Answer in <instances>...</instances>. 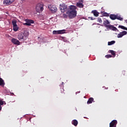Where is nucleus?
<instances>
[{"label":"nucleus","mask_w":127,"mask_h":127,"mask_svg":"<svg viewBox=\"0 0 127 127\" xmlns=\"http://www.w3.org/2000/svg\"><path fill=\"white\" fill-rule=\"evenodd\" d=\"M66 30L65 29H63V30H54V31H53V34H54V35L56 34H58V35H60V34H63L64 33H65Z\"/></svg>","instance_id":"obj_7"},{"label":"nucleus","mask_w":127,"mask_h":127,"mask_svg":"<svg viewBox=\"0 0 127 127\" xmlns=\"http://www.w3.org/2000/svg\"><path fill=\"white\" fill-rule=\"evenodd\" d=\"M11 41L13 44L16 45H20V42L18 40H17L14 38H12L11 40Z\"/></svg>","instance_id":"obj_12"},{"label":"nucleus","mask_w":127,"mask_h":127,"mask_svg":"<svg viewBox=\"0 0 127 127\" xmlns=\"http://www.w3.org/2000/svg\"><path fill=\"white\" fill-rule=\"evenodd\" d=\"M116 19L119 20H123V18H122L121 16H119L118 15H116Z\"/></svg>","instance_id":"obj_24"},{"label":"nucleus","mask_w":127,"mask_h":127,"mask_svg":"<svg viewBox=\"0 0 127 127\" xmlns=\"http://www.w3.org/2000/svg\"><path fill=\"white\" fill-rule=\"evenodd\" d=\"M25 21L26 22L23 24V25L31 26V24L34 23V21L32 19H26Z\"/></svg>","instance_id":"obj_5"},{"label":"nucleus","mask_w":127,"mask_h":127,"mask_svg":"<svg viewBox=\"0 0 127 127\" xmlns=\"http://www.w3.org/2000/svg\"><path fill=\"white\" fill-rule=\"evenodd\" d=\"M3 105V101H0V106H2Z\"/></svg>","instance_id":"obj_28"},{"label":"nucleus","mask_w":127,"mask_h":127,"mask_svg":"<svg viewBox=\"0 0 127 127\" xmlns=\"http://www.w3.org/2000/svg\"><path fill=\"white\" fill-rule=\"evenodd\" d=\"M77 7L74 5H70L69 9L70 10L66 12V14L68 15L69 18L72 19L75 18L77 16V11L76 9H77Z\"/></svg>","instance_id":"obj_1"},{"label":"nucleus","mask_w":127,"mask_h":127,"mask_svg":"<svg viewBox=\"0 0 127 127\" xmlns=\"http://www.w3.org/2000/svg\"><path fill=\"white\" fill-rule=\"evenodd\" d=\"M94 101V99L92 97L89 98L88 101H87V104H90L93 103Z\"/></svg>","instance_id":"obj_19"},{"label":"nucleus","mask_w":127,"mask_h":127,"mask_svg":"<svg viewBox=\"0 0 127 127\" xmlns=\"http://www.w3.org/2000/svg\"><path fill=\"white\" fill-rule=\"evenodd\" d=\"M91 13L94 14L95 17H97L98 16H99V13L96 10H92L91 11Z\"/></svg>","instance_id":"obj_15"},{"label":"nucleus","mask_w":127,"mask_h":127,"mask_svg":"<svg viewBox=\"0 0 127 127\" xmlns=\"http://www.w3.org/2000/svg\"><path fill=\"white\" fill-rule=\"evenodd\" d=\"M127 34V31H123L120 32L119 34L117 35V38H121L122 37L124 36L125 35H126Z\"/></svg>","instance_id":"obj_11"},{"label":"nucleus","mask_w":127,"mask_h":127,"mask_svg":"<svg viewBox=\"0 0 127 127\" xmlns=\"http://www.w3.org/2000/svg\"><path fill=\"white\" fill-rule=\"evenodd\" d=\"M110 18L112 20H115L117 19V15L110 14Z\"/></svg>","instance_id":"obj_16"},{"label":"nucleus","mask_w":127,"mask_h":127,"mask_svg":"<svg viewBox=\"0 0 127 127\" xmlns=\"http://www.w3.org/2000/svg\"><path fill=\"white\" fill-rule=\"evenodd\" d=\"M49 9L51 10L52 13H56L57 11V7L54 5H49L48 6Z\"/></svg>","instance_id":"obj_6"},{"label":"nucleus","mask_w":127,"mask_h":127,"mask_svg":"<svg viewBox=\"0 0 127 127\" xmlns=\"http://www.w3.org/2000/svg\"><path fill=\"white\" fill-rule=\"evenodd\" d=\"M109 53H111V54L112 55L114 56V57H115L116 53L114 50H110Z\"/></svg>","instance_id":"obj_21"},{"label":"nucleus","mask_w":127,"mask_h":127,"mask_svg":"<svg viewBox=\"0 0 127 127\" xmlns=\"http://www.w3.org/2000/svg\"><path fill=\"white\" fill-rule=\"evenodd\" d=\"M14 1V0H4L3 1V4L5 5H10Z\"/></svg>","instance_id":"obj_9"},{"label":"nucleus","mask_w":127,"mask_h":127,"mask_svg":"<svg viewBox=\"0 0 127 127\" xmlns=\"http://www.w3.org/2000/svg\"><path fill=\"white\" fill-rule=\"evenodd\" d=\"M119 28H121V29H122L123 30L127 31V28L125 27V26H122V25H119Z\"/></svg>","instance_id":"obj_22"},{"label":"nucleus","mask_w":127,"mask_h":127,"mask_svg":"<svg viewBox=\"0 0 127 127\" xmlns=\"http://www.w3.org/2000/svg\"><path fill=\"white\" fill-rule=\"evenodd\" d=\"M125 74V71H123V74L124 75Z\"/></svg>","instance_id":"obj_30"},{"label":"nucleus","mask_w":127,"mask_h":127,"mask_svg":"<svg viewBox=\"0 0 127 127\" xmlns=\"http://www.w3.org/2000/svg\"><path fill=\"white\" fill-rule=\"evenodd\" d=\"M60 9L62 13H64L67 10V6L65 3H62L60 5Z\"/></svg>","instance_id":"obj_4"},{"label":"nucleus","mask_w":127,"mask_h":127,"mask_svg":"<svg viewBox=\"0 0 127 127\" xmlns=\"http://www.w3.org/2000/svg\"><path fill=\"white\" fill-rule=\"evenodd\" d=\"M110 24V22H109L108 20H106L104 21V24L105 27H106L107 28H108V26H111V25H109Z\"/></svg>","instance_id":"obj_17"},{"label":"nucleus","mask_w":127,"mask_h":127,"mask_svg":"<svg viewBox=\"0 0 127 127\" xmlns=\"http://www.w3.org/2000/svg\"><path fill=\"white\" fill-rule=\"evenodd\" d=\"M4 85V80L2 78H0V86L3 87Z\"/></svg>","instance_id":"obj_20"},{"label":"nucleus","mask_w":127,"mask_h":127,"mask_svg":"<svg viewBox=\"0 0 127 127\" xmlns=\"http://www.w3.org/2000/svg\"><path fill=\"white\" fill-rule=\"evenodd\" d=\"M12 24L13 25V30H14V31H18L19 30V27H18L17 25L16 21H12Z\"/></svg>","instance_id":"obj_8"},{"label":"nucleus","mask_w":127,"mask_h":127,"mask_svg":"<svg viewBox=\"0 0 127 127\" xmlns=\"http://www.w3.org/2000/svg\"><path fill=\"white\" fill-rule=\"evenodd\" d=\"M1 110V106H0V111Z\"/></svg>","instance_id":"obj_31"},{"label":"nucleus","mask_w":127,"mask_h":127,"mask_svg":"<svg viewBox=\"0 0 127 127\" xmlns=\"http://www.w3.org/2000/svg\"><path fill=\"white\" fill-rule=\"evenodd\" d=\"M76 6L80 8H82L84 7V4L83 3H81L80 1H78L76 3Z\"/></svg>","instance_id":"obj_13"},{"label":"nucleus","mask_w":127,"mask_h":127,"mask_svg":"<svg viewBox=\"0 0 127 127\" xmlns=\"http://www.w3.org/2000/svg\"><path fill=\"white\" fill-rule=\"evenodd\" d=\"M97 21L99 23H102V19H101L100 18H98Z\"/></svg>","instance_id":"obj_26"},{"label":"nucleus","mask_w":127,"mask_h":127,"mask_svg":"<svg viewBox=\"0 0 127 127\" xmlns=\"http://www.w3.org/2000/svg\"><path fill=\"white\" fill-rule=\"evenodd\" d=\"M115 43H116V42L115 41H111V42H108V45L111 46L113 44H115Z\"/></svg>","instance_id":"obj_23"},{"label":"nucleus","mask_w":127,"mask_h":127,"mask_svg":"<svg viewBox=\"0 0 127 127\" xmlns=\"http://www.w3.org/2000/svg\"><path fill=\"white\" fill-rule=\"evenodd\" d=\"M63 17L64 18H67L68 17V16H67L66 14H64Z\"/></svg>","instance_id":"obj_27"},{"label":"nucleus","mask_w":127,"mask_h":127,"mask_svg":"<svg viewBox=\"0 0 127 127\" xmlns=\"http://www.w3.org/2000/svg\"><path fill=\"white\" fill-rule=\"evenodd\" d=\"M104 16H109V14L107 13H104Z\"/></svg>","instance_id":"obj_29"},{"label":"nucleus","mask_w":127,"mask_h":127,"mask_svg":"<svg viewBox=\"0 0 127 127\" xmlns=\"http://www.w3.org/2000/svg\"><path fill=\"white\" fill-rule=\"evenodd\" d=\"M36 11L38 13H41L44 10L43 3H37L36 6Z\"/></svg>","instance_id":"obj_2"},{"label":"nucleus","mask_w":127,"mask_h":127,"mask_svg":"<svg viewBox=\"0 0 127 127\" xmlns=\"http://www.w3.org/2000/svg\"><path fill=\"white\" fill-rule=\"evenodd\" d=\"M105 57H106V59H109L112 57V55H106V56H105Z\"/></svg>","instance_id":"obj_25"},{"label":"nucleus","mask_w":127,"mask_h":127,"mask_svg":"<svg viewBox=\"0 0 127 127\" xmlns=\"http://www.w3.org/2000/svg\"><path fill=\"white\" fill-rule=\"evenodd\" d=\"M107 28H109L110 29L114 31H117L118 30V29L117 28V27H114L113 25L107 26Z\"/></svg>","instance_id":"obj_14"},{"label":"nucleus","mask_w":127,"mask_h":127,"mask_svg":"<svg viewBox=\"0 0 127 127\" xmlns=\"http://www.w3.org/2000/svg\"><path fill=\"white\" fill-rule=\"evenodd\" d=\"M91 20H93V19L92 17H91Z\"/></svg>","instance_id":"obj_33"},{"label":"nucleus","mask_w":127,"mask_h":127,"mask_svg":"<svg viewBox=\"0 0 127 127\" xmlns=\"http://www.w3.org/2000/svg\"><path fill=\"white\" fill-rule=\"evenodd\" d=\"M97 25H100V24H97Z\"/></svg>","instance_id":"obj_35"},{"label":"nucleus","mask_w":127,"mask_h":127,"mask_svg":"<svg viewBox=\"0 0 127 127\" xmlns=\"http://www.w3.org/2000/svg\"><path fill=\"white\" fill-rule=\"evenodd\" d=\"M62 85H64V83L63 82V83H62Z\"/></svg>","instance_id":"obj_32"},{"label":"nucleus","mask_w":127,"mask_h":127,"mask_svg":"<svg viewBox=\"0 0 127 127\" xmlns=\"http://www.w3.org/2000/svg\"><path fill=\"white\" fill-rule=\"evenodd\" d=\"M27 37H28V34L26 32H24V33L19 34L17 38L19 41H21L22 40H25Z\"/></svg>","instance_id":"obj_3"},{"label":"nucleus","mask_w":127,"mask_h":127,"mask_svg":"<svg viewBox=\"0 0 127 127\" xmlns=\"http://www.w3.org/2000/svg\"><path fill=\"white\" fill-rule=\"evenodd\" d=\"M117 121L116 120H114L110 123V127H117Z\"/></svg>","instance_id":"obj_10"},{"label":"nucleus","mask_w":127,"mask_h":127,"mask_svg":"<svg viewBox=\"0 0 127 127\" xmlns=\"http://www.w3.org/2000/svg\"><path fill=\"white\" fill-rule=\"evenodd\" d=\"M72 124L75 126V127H77L78 125V121H77V120H73L72 121Z\"/></svg>","instance_id":"obj_18"},{"label":"nucleus","mask_w":127,"mask_h":127,"mask_svg":"<svg viewBox=\"0 0 127 127\" xmlns=\"http://www.w3.org/2000/svg\"><path fill=\"white\" fill-rule=\"evenodd\" d=\"M126 23H127V20L126 21Z\"/></svg>","instance_id":"obj_34"}]
</instances>
